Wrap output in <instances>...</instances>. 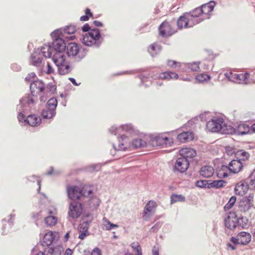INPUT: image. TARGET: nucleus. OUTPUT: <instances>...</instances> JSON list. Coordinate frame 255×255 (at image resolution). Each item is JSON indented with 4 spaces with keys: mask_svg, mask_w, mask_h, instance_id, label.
Listing matches in <instances>:
<instances>
[{
    "mask_svg": "<svg viewBox=\"0 0 255 255\" xmlns=\"http://www.w3.org/2000/svg\"><path fill=\"white\" fill-rule=\"evenodd\" d=\"M238 224V219L236 213L234 212H230L225 218V226L230 230H233L236 228Z\"/></svg>",
    "mask_w": 255,
    "mask_h": 255,
    "instance_id": "nucleus-12",
    "label": "nucleus"
},
{
    "mask_svg": "<svg viewBox=\"0 0 255 255\" xmlns=\"http://www.w3.org/2000/svg\"><path fill=\"white\" fill-rule=\"evenodd\" d=\"M52 59L58 67V71L60 75H66L70 72L69 62L67 59V56L64 52H55Z\"/></svg>",
    "mask_w": 255,
    "mask_h": 255,
    "instance_id": "nucleus-1",
    "label": "nucleus"
},
{
    "mask_svg": "<svg viewBox=\"0 0 255 255\" xmlns=\"http://www.w3.org/2000/svg\"><path fill=\"white\" fill-rule=\"evenodd\" d=\"M68 196L72 200L80 199L81 195L80 188L77 186H71L67 189Z\"/></svg>",
    "mask_w": 255,
    "mask_h": 255,
    "instance_id": "nucleus-17",
    "label": "nucleus"
},
{
    "mask_svg": "<svg viewBox=\"0 0 255 255\" xmlns=\"http://www.w3.org/2000/svg\"><path fill=\"white\" fill-rule=\"evenodd\" d=\"M33 85H34V92H36L40 96V100L44 101V95L48 96L53 93L56 90V87L54 86H45L44 83L41 81L37 79V78L33 76Z\"/></svg>",
    "mask_w": 255,
    "mask_h": 255,
    "instance_id": "nucleus-3",
    "label": "nucleus"
},
{
    "mask_svg": "<svg viewBox=\"0 0 255 255\" xmlns=\"http://www.w3.org/2000/svg\"><path fill=\"white\" fill-rule=\"evenodd\" d=\"M62 34V31L61 29H58L54 30L51 33V36L52 37L53 40H56L57 39H61V37Z\"/></svg>",
    "mask_w": 255,
    "mask_h": 255,
    "instance_id": "nucleus-46",
    "label": "nucleus"
},
{
    "mask_svg": "<svg viewBox=\"0 0 255 255\" xmlns=\"http://www.w3.org/2000/svg\"><path fill=\"white\" fill-rule=\"evenodd\" d=\"M57 106V101L55 98H52L47 103V108L49 110L55 112Z\"/></svg>",
    "mask_w": 255,
    "mask_h": 255,
    "instance_id": "nucleus-35",
    "label": "nucleus"
},
{
    "mask_svg": "<svg viewBox=\"0 0 255 255\" xmlns=\"http://www.w3.org/2000/svg\"><path fill=\"white\" fill-rule=\"evenodd\" d=\"M85 14L86 15H88L89 17H92L93 14L90 11V9L89 8H86L85 10Z\"/></svg>",
    "mask_w": 255,
    "mask_h": 255,
    "instance_id": "nucleus-57",
    "label": "nucleus"
},
{
    "mask_svg": "<svg viewBox=\"0 0 255 255\" xmlns=\"http://www.w3.org/2000/svg\"><path fill=\"white\" fill-rule=\"evenodd\" d=\"M236 156L238 158L239 160H245L249 158L250 154L246 151L240 150L235 153Z\"/></svg>",
    "mask_w": 255,
    "mask_h": 255,
    "instance_id": "nucleus-34",
    "label": "nucleus"
},
{
    "mask_svg": "<svg viewBox=\"0 0 255 255\" xmlns=\"http://www.w3.org/2000/svg\"><path fill=\"white\" fill-rule=\"evenodd\" d=\"M100 30L97 28H94L83 35L82 43L88 46H98L100 44Z\"/></svg>",
    "mask_w": 255,
    "mask_h": 255,
    "instance_id": "nucleus-4",
    "label": "nucleus"
},
{
    "mask_svg": "<svg viewBox=\"0 0 255 255\" xmlns=\"http://www.w3.org/2000/svg\"><path fill=\"white\" fill-rule=\"evenodd\" d=\"M94 24L95 26H98V27H100L103 25V24L102 23V22H101L100 21H97V20H95L94 21Z\"/></svg>",
    "mask_w": 255,
    "mask_h": 255,
    "instance_id": "nucleus-60",
    "label": "nucleus"
},
{
    "mask_svg": "<svg viewBox=\"0 0 255 255\" xmlns=\"http://www.w3.org/2000/svg\"><path fill=\"white\" fill-rule=\"evenodd\" d=\"M254 198V194L250 193L241 200L239 207L241 211L246 212L250 210L253 206Z\"/></svg>",
    "mask_w": 255,
    "mask_h": 255,
    "instance_id": "nucleus-11",
    "label": "nucleus"
},
{
    "mask_svg": "<svg viewBox=\"0 0 255 255\" xmlns=\"http://www.w3.org/2000/svg\"><path fill=\"white\" fill-rule=\"evenodd\" d=\"M251 130V128L250 127L246 124H241L239 125L237 128V132L241 134H247Z\"/></svg>",
    "mask_w": 255,
    "mask_h": 255,
    "instance_id": "nucleus-29",
    "label": "nucleus"
},
{
    "mask_svg": "<svg viewBox=\"0 0 255 255\" xmlns=\"http://www.w3.org/2000/svg\"><path fill=\"white\" fill-rule=\"evenodd\" d=\"M214 169L213 167L210 165H205L202 166L200 170V175H213Z\"/></svg>",
    "mask_w": 255,
    "mask_h": 255,
    "instance_id": "nucleus-28",
    "label": "nucleus"
},
{
    "mask_svg": "<svg viewBox=\"0 0 255 255\" xmlns=\"http://www.w3.org/2000/svg\"><path fill=\"white\" fill-rule=\"evenodd\" d=\"M133 249L135 251V252H136V254L137 253V251H139V249H140V251H142L141 248H140V247L138 243H136V247H135V248H134Z\"/></svg>",
    "mask_w": 255,
    "mask_h": 255,
    "instance_id": "nucleus-59",
    "label": "nucleus"
},
{
    "mask_svg": "<svg viewBox=\"0 0 255 255\" xmlns=\"http://www.w3.org/2000/svg\"><path fill=\"white\" fill-rule=\"evenodd\" d=\"M78 229L80 232L79 238L81 240H83L87 235L88 227L86 225L81 224L79 226Z\"/></svg>",
    "mask_w": 255,
    "mask_h": 255,
    "instance_id": "nucleus-36",
    "label": "nucleus"
},
{
    "mask_svg": "<svg viewBox=\"0 0 255 255\" xmlns=\"http://www.w3.org/2000/svg\"><path fill=\"white\" fill-rule=\"evenodd\" d=\"M132 129V127L131 125L126 124L120 126V127H112L110 131L112 134L116 135L121 133L122 131H128Z\"/></svg>",
    "mask_w": 255,
    "mask_h": 255,
    "instance_id": "nucleus-21",
    "label": "nucleus"
},
{
    "mask_svg": "<svg viewBox=\"0 0 255 255\" xmlns=\"http://www.w3.org/2000/svg\"><path fill=\"white\" fill-rule=\"evenodd\" d=\"M55 114L56 112L47 109L42 111L41 115L44 119H51L55 116Z\"/></svg>",
    "mask_w": 255,
    "mask_h": 255,
    "instance_id": "nucleus-38",
    "label": "nucleus"
},
{
    "mask_svg": "<svg viewBox=\"0 0 255 255\" xmlns=\"http://www.w3.org/2000/svg\"><path fill=\"white\" fill-rule=\"evenodd\" d=\"M87 169L91 172L97 171L101 169V165L99 164H92Z\"/></svg>",
    "mask_w": 255,
    "mask_h": 255,
    "instance_id": "nucleus-51",
    "label": "nucleus"
},
{
    "mask_svg": "<svg viewBox=\"0 0 255 255\" xmlns=\"http://www.w3.org/2000/svg\"><path fill=\"white\" fill-rule=\"evenodd\" d=\"M100 203V200L96 197H93L89 200V205L91 207H93L94 208H97L99 206Z\"/></svg>",
    "mask_w": 255,
    "mask_h": 255,
    "instance_id": "nucleus-44",
    "label": "nucleus"
},
{
    "mask_svg": "<svg viewBox=\"0 0 255 255\" xmlns=\"http://www.w3.org/2000/svg\"><path fill=\"white\" fill-rule=\"evenodd\" d=\"M167 64L169 67L172 68H175L177 67H181V63L172 60H168Z\"/></svg>",
    "mask_w": 255,
    "mask_h": 255,
    "instance_id": "nucleus-49",
    "label": "nucleus"
},
{
    "mask_svg": "<svg viewBox=\"0 0 255 255\" xmlns=\"http://www.w3.org/2000/svg\"><path fill=\"white\" fill-rule=\"evenodd\" d=\"M53 174H55L54 169L53 167H50L47 174V175H51Z\"/></svg>",
    "mask_w": 255,
    "mask_h": 255,
    "instance_id": "nucleus-61",
    "label": "nucleus"
},
{
    "mask_svg": "<svg viewBox=\"0 0 255 255\" xmlns=\"http://www.w3.org/2000/svg\"><path fill=\"white\" fill-rule=\"evenodd\" d=\"M81 197H88L93 194V187L88 185L84 186L80 189Z\"/></svg>",
    "mask_w": 255,
    "mask_h": 255,
    "instance_id": "nucleus-31",
    "label": "nucleus"
},
{
    "mask_svg": "<svg viewBox=\"0 0 255 255\" xmlns=\"http://www.w3.org/2000/svg\"><path fill=\"white\" fill-rule=\"evenodd\" d=\"M90 27L89 26V25L88 24H85L82 27V30L83 31H85V32H87V31H89V29H90Z\"/></svg>",
    "mask_w": 255,
    "mask_h": 255,
    "instance_id": "nucleus-56",
    "label": "nucleus"
},
{
    "mask_svg": "<svg viewBox=\"0 0 255 255\" xmlns=\"http://www.w3.org/2000/svg\"><path fill=\"white\" fill-rule=\"evenodd\" d=\"M237 237L241 245H247L251 242L252 237L249 233L241 232L238 234Z\"/></svg>",
    "mask_w": 255,
    "mask_h": 255,
    "instance_id": "nucleus-23",
    "label": "nucleus"
},
{
    "mask_svg": "<svg viewBox=\"0 0 255 255\" xmlns=\"http://www.w3.org/2000/svg\"><path fill=\"white\" fill-rule=\"evenodd\" d=\"M89 18V17L88 15H83L80 17V20L83 21H87Z\"/></svg>",
    "mask_w": 255,
    "mask_h": 255,
    "instance_id": "nucleus-58",
    "label": "nucleus"
},
{
    "mask_svg": "<svg viewBox=\"0 0 255 255\" xmlns=\"http://www.w3.org/2000/svg\"><path fill=\"white\" fill-rule=\"evenodd\" d=\"M56 233H53L51 231L47 232L45 234L42 241V245L44 247H49L51 246L56 238Z\"/></svg>",
    "mask_w": 255,
    "mask_h": 255,
    "instance_id": "nucleus-19",
    "label": "nucleus"
},
{
    "mask_svg": "<svg viewBox=\"0 0 255 255\" xmlns=\"http://www.w3.org/2000/svg\"><path fill=\"white\" fill-rule=\"evenodd\" d=\"M249 189L248 184L246 183L245 180L244 181H241L236 184L234 191L236 195L243 196L246 194Z\"/></svg>",
    "mask_w": 255,
    "mask_h": 255,
    "instance_id": "nucleus-16",
    "label": "nucleus"
},
{
    "mask_svg": "<svg viewBox=\"0 0 255 255\" xmlns=\"http://www.w3.org/2000/svg\"><path fill=\"white\" fill-rule=\"evenodd\" d=\"M179 154L182 156L181 158H186L188 160L189 158H192L196 155V151L190 148H182L179 151Z\"/></svg>",
    "mask_w": 255,
    "mask_h": 255,
    "instance_id": "nucleus-20",
    "label": "nucleus"
},
{
    "mask_svg": "<svg viewBox=\"0 0 255 255\" xmlns=\"http://www.w3.org/2000/svg\"><path fill=\"white\" fill-rule=\"evenodd\" d=\"M72 251L69 249H67L66 250L64 255H72Z\"/></svg>",
    "mask_w": 255,
    "mask_h": 255,
    "instance_id": "nucleus-63",
    "label": "nucleus"
},
{
    "mask_svg": "<svg viewBox=\"0 0 255 255\" xmlns=\"http://www.w3.org/2000/svg\"><path fill=\"white\" fill-rule=\"evenodd\" d=\"M237 200L236 196H232L229 199L228 203L224 206V210L228 211L233 207Z\"/></svg>",
    "mask_w": 255,
    "mask_h": 255,
    "instance_id": "nucleus-42",
    "label": "nucleus"
},
{
    "mask_svg": "<svg viewBox=\"0 0 255 255\" xmlns=\"http://www.w3.org/2000/svg\"><path fill=\"white\" fill-rule=\"evenodd\" d=\"M206 128L210 131L221 134H229L232 131L231 127L227 126L222 118H216L209 121L206 124Z\"/></svg>",
    "mask_w": 255,
    "mask_h": 255,
    "instance_id": "nucleus-2",
    "label": "nucleus"
},
{
    "mask_svg": "<svg viewBox=\"0 0 255 255\" xmlns=\"http://www.w3.org/2000/svg\"><path fill=\"white\" fill-rule=\"evenodd\" d=\"M227 247L230 248L232 250H235L236 249V248L235 246H233L230 243L227 244Z\"/></svg>",
    "mask_w": 255,
    "mask_h": 255,
    "instance_id": "nucleus-64",
    "label": "nucleus"
},
{
    "mask_svg": "<svg viewBox=\"0 0 255 255\" xmlns=\"http://www.w3.org/2000/svg\"><path fill=\"white\" fill-rule=\"evenodd\" d=\"M52 45L55 52H64L66 48L65 41L62 38L53 40Z\"/></svg>",
    "mask_w": 255,
    "mask_h": 255,
    "instance_id": "nucleus-22",
    "label": "nucleus"
},
{
    "mask_svg": "<svg viewBox=\"0 0 255 255\" xmlns=\"http://www.w3.org/2000/svg\"><path fill=\"white\" fill-rule=\"evenodd\" d=\"M103 222L106 224H104V226L106 228L107 230H110L113 228H117L118 226L116 224H113L111 223L107 218H104Z\"/></svg>",
    "mask_w": 255,
    "mask_h": 255,
    "instance_id": "nucleus-47",
    "label": "nucleus"
},
{
    "mask_svg": "<svg viewBox=\"0 0 255 255\" xmlns=\"http://www.w3.org/2000/svg\"><path fill=\"white\" fill-rule=\"evenodd\" d=\"M209 183L206 180H201L198 181L196 183V185L197 187L201 188H209L208 186H209Z\"/></svg>",
    "mask_w": 255,
    "mask_h": 255,
    "instance_id": "nucleus-50",
    "label": "nucleus"
},
{
    "mask_svg": "<svg viewBox=\"0 0 255 255\" xmlns=\"http://www.w3.org/2000/svg\"><path fill=\"white\" fill-rule=\"evenodd\" d=\"M66 52L69 57H75L80 52L79 45L75 42H71L66 46Z\"/></svg>",
    "mask_w": 255,
    "mask_h": 255,
    "instance_id": "nucleus-14",
    "label": "nucleus"
},
{
    "mask_svg": "<svg viewBox=\"0 0 255 255\" xmlns=\"http://www.w3.org/2000/svg\"><path fill=\"white\" fill-rule=\"evenodd\" d=\"M215 6V2L210 1L208 3L204 4L200 6L202 15H205V18H209L211 12H212Z\"/></svg>",
    "mask_w": 255,
    "mask_h": 255,
    "instance_id": "nucleus-18",
    "label": "nucleus"
},
{
    "mask_svg": "<svg viewBox=\"0 0 255 255\" xmlns=\"http://www.w3.org/2000/svg\"><path fill=\"white\" fill-rule=\"evenodd\" d=\"M69 80L73 84H74L75 86H78L80 85V83L78 84L76 83V80L73 78H69Z\"/></svg>",
    "mask_w": 255,
    "mask_h": 255,
    "instance_id": "nucleus-62",
    "label": "nucleus"
},
{
    "mask_svg": "<svg viewBox=\"0 0 255 255\" xmlns=\"http://www.w3.org/2000/svg\"><path fill=\"white\" fill-rule=\"evenodd\" d=\"M225 76L230 81L239 84H247L250 77L248 72L237 74L232 71L225 73Z\"/></svg>",
    "mask_w": 255,
    "mask_h": 255,
    "instance_id": "nucleus-6",
    "label": "nucleus"
},
{
    "mask_svg": "<svg viewBox=\"0 0 255 255\" xmlns=\"http://www.w3.org/2000/svg\"><path fill=\"white\" fill-rule=\"evenodd\" d=\"M187 13L190 15V18L194 20L195 18L199 17L202 15L200 7H198L192 10L189 12H187Z\"/></svg>",
    "mask_w": 255,
    "mask_h": 255,
    "instance_id": "nucleus-37",
    "label": "nucleus"
},
{
    "mask_svg": "<svg viewBox=\"0 0 255 255\" xmlns=\"http://www.w3.org/2000/svg\"><path fill=\"white\" fill-rule=\"evenodd\" d=\"M160 79L165 80H177L178 78V75L172 71H166L162 72L159 76Z\"/></svg>",
    "mask_w": 255,
    "mask_h": 255,
    "instance_id": "nucleus-24",
    "label": "nucleus"
},
{
    "mask_svg": "<svg viewBox=\"0 0 255 255\" xmlns=\"http://www.w3.org/2000/svg\"><path fill=\"white\" fill-rule=\"evenodd\" d=\"M156 203L154 201H149L145 205L143 213V217L144 218L148 213H151L156 208Z\"/></svg>",
    "mask_w": 255,
    "mask_h": 255,
    "instance_id": "nucleus-27",
    "label": "nucleus"
},
{
    "mask_svg": "<svg viewBox=\"0 0 255 255\" xmlns=\"http://www.w3.org/2000/svg\"><path fill=\"white\" fill-rule=\"evenodd\" d=\"M227 184V182L223 180H215L211 182H210L209 188L215 187L216 188H219L225 186Z\"/></svg>",
    "mask_w": 255,
    "mask_h": 255,
    "instance_id": "nucleus-33",
    "label": "nucleus"
},
{
    "mask_svg": "<svg viewBox=\"0 0 255 255\" xmlns=\"http://www.w3.org/2000/svg\"><path fill=\"white\" fill-rule=\"evenodd\" d=\"M191 16L187 12L183 13L177 21V24L180 29L191 27L196 24L193 19L190 18Z\"/></svg>",
    "mask_w": 255,
    "mask_h": 255,
    "instance_id": "nucleus-8",
    "label": "nucleus"
},
{
    "mask_svg": "<svg viewBox=\"0 0 255 255\" xmlns=\"http://www.w3.org/2000/svg\"><path fill=\"white\" fill-rule=\"evenodd\" d=\"M161 50L160 46L155 44L150 45L148 49V51L152 56L157 55Z\"/></svg>",
    "mask_w": 255,
    "mask_h": 255,
    "instance_id": "nucleus-32",
    "label": "nucleus"
},
{
    "mask_svg": "<svg viewBox=\"0 0 255 255\" xmlns=\"http://www.w3.org/2000/svg\"><path fill=\"white\" fill-rule=\"evenodd\" d=\"M146 145V142L139 138H135L131 142V148H137L144 147Z\"/></svg>",
    "mask_w": 255,
    "mask_h": 255,
    "instance_id": "nucleus-30",
    "label": "nucleus"
},
{
    "mask_svg": "<svg viewBox=\"0 0 255 255\" xmlns=\"http://www.w3.org/2000/svg\"><path fill=\"white\" fill-rule=\"evenodd\" d=\"M51 49L49 46L45 45L41 47V51L45 57H49L51 55Z\"/></svg>",
    "mask_w": 255,
    "mask_h": 255,
    "instance_id": "nucleus-43",
    "label": "nucleus"
},
{
    "mask_svg": "<svg viewBox=\"0 0 255 255\" xmlns=\"http://www.w3.org/2000/svg\"><path fill=\"white\" fill-rule=\"evenodd\" d=\"M85 255H102V254L100 249L96 248L91 253Z\"/></svg>",
    "mask_w": 255,
    "mask_h": 255,
    "instance_id": "nucleus-54",
    "label": "nucleus"
},
{
    "mask_svg": "<svg viewBox=\"0 0 255 255\" xmlns=\"http://www.w3.org/2000/svg\"><path fill=\"white\" fill-rule=\"evenodd\" d=\"M246 183L248 184L250 189L255 190V176H249L246 179Z\"/></svg>",
    "mask_w": 255,
    "mask_h": 255,
    "instance_id": "nucleus-40",
    "label": "nucleus"
},
{
    "mask_svg": "<svg viewBox=\"0 0 255 255\" xmlns=\"http://www.w3.org/2000/svg\"><path fill=\"white\" fill-rule=\"evenodd\" d=\"M170 199L171 204L177 202H184L185 201V197L181 195L172 194L170 197Z\"/></svg>",
    "mask_w": 255,
    "mask_h": 255,
    "instance_id": "nucleus-39",
    "label": "nucleus"
},
{
    "mask_svg": "<svg viewBox=\"0 0 255 255\" xmlns=\"http://www.w3.org/2000/svg\"><path fill=\"white\" fill-rule=\"evenodd\" d=\"M76 31V28L74 25H68L65 27L63 29V32L64 34H72L74 33Z\"/></svg>",
    "mask_w": 255,
    "mask_h": 255,
    "instance_id": "nucleus-45",
    "label": "nucleus"
},
{
    "mask_svg": "<svg viewBox=\"0 0 255 255\" xmlns=\"http://www.w3.org/2000/svg\"><path fill=\"white\" fill-rule=\"evenodd\" d=\"M114 151L117 150H127L131 148V141L129 138L126 135H122L118 138L117 146L114 145Z\"/></svg>",
    "mask_w": 255,
    "mask_h": 255,
    "instance_id": "nucleus-10",
    "label": "nucleus"
},
{
    "mask_svg": "<svg viewBox=\"0 0 255 255\" xmlns=\"http://www.w3.org/2000/svg\"><path fill=\"white\" fill-rule=\"evenodd\" d=\"M33 120H34L33 121V127L40 125L41 122V119L39 117L34 115H33Z\"/></svg>",
    "mask_w": 255,
    "mask_h": 255,
    "instance_id": "nucleus-53",
    "label": "nucleus"
},
{
    "mask_svg": "<svg viewBox=\"0 0 255 255\" xmlns=\"http://www.w3.org/2000/svg\"><path fill=\"white\" fill-rule=\"evenodd\" d=\"M154 141L156 142V145H171L173 143V141L168 136V134L161 133L155 136L154 138Z\"/></svg>",
    "mask_w": 255,
    "mask_h": 255,
    "instance_id": "nucleus-13",
    "label": "nucleus"
},
{
    "mask_svg": "<svg viewBox=\"0 0 255 255\" xmlns=\"http://www.w3.org/2000/svg\"><path fill=\"white\" fill-rule=\"evenodd\" d=\"M231 241L235 245H239L241 244V243H240L239 240H238V237H237V238L235 237H232L231 238Z\"/></svg>",
    "mask_w": 255,
    "mask_h": 255,
    "instance_id": "nucleus-55",
    "label": "nucleus"
},
{
    "mask_svg": "<svg viewBox=\"0 0 255 255\" xmlns=\"http://www.w3.org/2000/svg\"><path fill=\"white\" fill-rule=\"evenodd\" d=\"M189 165V161L186 158H178L175 164V168L179 172L183 173L188 169Z\"/></svg>",
    "mask_w": 255,
    "mask_h": 255,
    "instance_id": "nucleus-15",
    "label": "nucleus"
},
{
    "mask_svg": "<svg viewBox=\"0 0 255 255\" xmlns=\"http://www.w3.org/2000/svg\"><path fill=\"white\" fill-rule=\"evenodd\" d=\"M200 62H192L188 64V67L191 69V70L197 72L200 70Z\"/></svg>",
    "mask_w": 255,
    "mask_h": 255,
    "instance_id": "nucleus-48",
    "label": "nucleus"
},
{
    "mask_svg": "<svg viewBox=\"0 0 255 255\" xmlns=\"http://www.w3.org/2000/svg\"><path fill=\"white\" fill-rule=\"evenodd\" d=\"M242 168L243 164L239 160H233L230 162L229 166H222L217 175H228V173L226 171L228 170L231 173L237 174L242 169Z\"/></svg>",
    "mask_w": 255,
    "mask_h": 255,
    "instance_id": "nucleus-5",
    "label": "nucleus"
},
{
    "mask_svg": "<svg viewBox=\"0 0 255 255\" xmlns=\"http://www.w3.org/2000/svg\"><path fill=\"white\" fill-rule=\"evenodd\" d=\"M46 73L47 74H53L54 72V69L50 63L47 62L46 65V69L45 70Z\"/></svg>",
    "mask_w": 255,
    "mask_h": 255,
    "instance_id": "nucleus-52",
    "label": "nucleus"
},
{
    "mask_svg": "<svg viewBox=\"0 0 255 255\" xmlns=\"http://www.w3.org/2000/svg\"><path fill=\"white\" fill-rule=\"evenodd\" d=\"M83 211V207L82 203L74 201L69 204L68 216L72 219H77L81 216Z\"/></svg>",
    "mask_w": 255,
    "mask_h": 255,
    "instance_id": "nucleus-7",
    "label": "nucleus"
},
{
    "mask_svg": "<svg viewBox=\"0 0 255 255\" xmlns=\"http://www.w3.org/2000/svg\"><path fill=\"white\" fill-rule=\"evenodd\" d=\"M177 139L182 142H185L192 140L193 139V135L192 132L184 131L177 135Z\"/></svg>",
    "mask_w": 255,
    "mask_h": 255,
    "instance_id": "nucleus-25",
    "label": "nucleus"
},
{
    "mask_svg": "<svg viewBox=\"0 0 255 255\" xmlns=\"http://www.w3.org/2000/svg\"><path fill=\"white\" fill-rule=\"evenodd\" d=\"M210 77L206 74L202 73L196 76L195 79L199 82H204L210 79Z\"/></svg>",
    "mask_w": 255,
    "mask_h": 255,
    "instance_id": "nucleus-41",
    "label": "nucleus"
},
{
    "mask_svg": "<svg viewBox=\"0 0 255 255\" xmlns=\"http://www.w3.org/2000/svg\"><path fill=\"white\" fill-rule=\"evenodd\" d=\"M159 34L162 37L171 36L176 32L175 29L167 21H163L159 27Z\"/></svg>",
    "mask_w": 255,
    "mask_h": 255,
    "instance_id": "nucleus-9",
    "label": "nucleus"
},
{
    "mask_svg": "<svg viewBox=\"0 0 255 255\" xmlns=\"http://www.w3.org/2000/svg\"><path fill=\"white\" fill-rule=\"evenodd\" d=\"M49 215L45 218V224L49 226L55 225L57 222V218L54 216V213L51 210L49 211Z\"/></svg>",
    "mask_w": 255,
    "mask_h": 255,
    "instance_id": "nucleus-26",
    "label": "nucleus"
}]
</instances>
